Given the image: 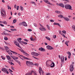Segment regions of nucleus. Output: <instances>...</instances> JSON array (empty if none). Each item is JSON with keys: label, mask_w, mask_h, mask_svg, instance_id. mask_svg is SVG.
<instances>
[{"label": "nucleus", "mask_w": 75, "mask_h": 75, "mask_svg": "<svg viewBox=\"0 0 75 75\" xmlns=\"http://www.w3.org/2000/svg\"><path fill=\"white\" fill-rule=\"evenodd\" d=\"M6 10L5 9L1 8V14L3 17H6Z\"/></svg>", "instance_id": "nucleus-1"}, {"label": "nucleus", "mask_w": 75, "mask_h": 75, "mask_svg": "<svg viewBox=\"0 0 75 75\" xmlns=\"http://www.w3.org/2000/svg\"><path fill=\"white\" fill-rule=\"evenodd\" d=\"M65 8L66 9L72 10V6L69 4H66L65 5Z\"/></svg>", "instance_id": "nucleus-2"}, {"label": "nucleus", "mask_w": 75, "mask_h": 75, "mask_svg": "<svg viewBox=\"0 0 75 75\" xmlns=\"http://www.w3.org/2000/svg\"><path fill=\"white\" fill-rule=\"evenodd\" d=\"M1 70L4 72V73H6L7 74H9L8 71H7V69L6 68H3L1 69Z\"/></svg>", "instance_id": "nucleus-3"}, {"label": "nucleus", "mask_w": 75, "mask_h": 75, "mask_svg": "<svg viewBox=\"0 0 75 75\" xmlns=\"http://www.w3.org/2000/svg\"><path fill=\"white\" fill-rule=\"evenodd\" d=\"M39 73L40 74V75H41V72L42 73V75H44V71H43V70H42V69H41V68L40 67H39Z\"/></svg>", "instance_id": "nucleus-4"}, {"label": "nucleus", "mask_w": 75, "mask_h": 75, "mask_svg": "<svg viewBox=\"0 0 75 75\" xmlns=\"http://www.w3.org/2000/svg\"><path fill=\"white\" fill-rule=\"evenodd\" d=\"M52 62V61L51 60H48L46 62V65L47 67H49L50 66V65H51V63Z\"/></svg>", "instance_id": "nucleus-5"}, {"label": "nucleus", "mask_w": 75, "mask_h": 75, "mask_svg": "<svg viewBox=\"0 0 75 75\" xmlns=\"http://www.w3.org/2000/svg\"><path fill=\"white\" fill-rule=\"evenodd\" d=\"M74 69V65L71 64L70 65V70L71 72H72Z\"/></svg>", "instance_id": "nucleus-6"}, {"label": "nucleus", "mask_w": 75, "mask_h": 75, "mask_svg": "<svg viewBox=\"0 0 75 75\" xmlns=\"http://www.w3.org/2000/svg\"><path fill=\"white\" fill-rule=\"evenodd\" d=\"M14 43L15 44V45H16V46H17V47H19L20 48H21V47L20 46L19 43L17 42V41H14Z\"/></svg>", "instance_id": "nucleus-7"}, {"label": "nucleus", "mask_w": 75, "mask_h": 75, "mask_svg": "<svg viewBox=\"0 0 75 75\" xmlns=\"http://www.w3.org/2000/svg\"><path fill=\"white\" fill-rule=\"evenodd\" d=\"M35 74V75H37L35 72L33 71H31V72H28L26 74V75H31L32 74Z\"/></svg>", "instance_id": "nucleus-8"}, {"label": "nucleus", "mask_w": 75, "mask_h": 75, "mask_svg": "<svg viewBox=\"0 0 75 75\" xmlns=\"http://www.w3.org/2000/svg\"><path fill=\"white\" fill-rule=\"evenodd\" d=\"M46 48L47 49L50 50H53V49H54V48L53 47L49 45L47 46Z\"/></svg>", "instance_id": "nucleus-9"}, {"label": "nucleus", "mask_w": 75, "mask_h": 75, "mask_svg": "<svg viewBox=\"0 0 75 75\" xmlns=\"http://www.w3.org/2000/svg\"><path fill=\"white\" fill-rule=\"evenodd\" d=\"M31 54L32 55H34V56H36V57H37V56L38 55V54L34 52H31Z\"/></svg>", "instance_id": "nucleus-10"}, {"label": "nucleus", "mask_w": 75, "mask_h": 75, "mask_svg": "<svg viewBox=\"0 0 75 75\" xmlns=\"http://www.w3.org/2000/svg\"><path fill=\"white\" fill-rule=\"evenodd\" d=\"M26 64L27 65H28V64H30V65L33 64V62H31L28 61H26Z\"/></svg>", "instance_id": "nucleus-11"}, {"label": "nucleus", "mask_w": 75, "mask_h": 75, "mask_svg": "<svg viewBox=\"0 0 75 75\" xmlns=\"http://www.w3.org/2000/svg\"><path fill=\"white\" fill-rule=\"evenodd\" d=\"M50 66L51 68H53V67H55V64H54V63L52 61V62H51Z\"/></svg>", "instance_id": "nucleus-12"}, {"label": "nucleus", "mask_w": 75, "mask_h": 75, "mask_svg": "<svg viewBox=\"0 0 75 75\" xmlns=\"http://www.w3.org/2000/svg\"><path fill=\"white\" fill-rule=\"evenodd\" d=\"M39 29L40 30H41V31H46V29L45 28H40Z\"/></svg>", "instance_id": "nucleus-13"}, {"label": "nucleus", "mask_w": 75, "mask_h": 75, "mask_svg": "<svg viewBox=\"0 0 75 75\" xmlns=\"http://www.w3.org/2000/svg\"><path fill=\"white\" fill-rule=\"evenodd\" d=\"M6 57L7 59H8V61H11V58H10V56L8 55H6Z\"/></svg>", "instance_id": "nucleus-14"}, {"label": "nucleus", "mask_w": 75, "mask_h": 75, "mask_svg": "<svg viewBox=\"0 0 75 75\" xmlns=\"http://www.w3.org/2000/svg\"><path fill=\"white\" fill-rule=\"evenodd\" d=\"M61 62L62 63L64 61V57L62 56L61 58Z\"/></svg>", "instance_id": "nucleus-15"}, {"label": "nucleus", "mask_w": 75, "mask_h": 75, "mask_svg": "<svg viewBox=\"0 0 75 75\" xmlns=\"http://www.w3.org/2000/svg\"><path fill=\"white\" fill-rule=\"evenodd\" d=\"M44 1L45 2V3H47V4H51V3L48 1L47 0H44Z\"/></svg>", "instance_id": "nucleus-16"}, {"label": "nucleus", "mask_w": 75, "mask_h": 75, "mask_svg": "<svg viewBox=\"0 0 75 75\" xmlns=\"http://www.w3.org/2000/svg\"><path fill=\"white\" fill-rule=\"evenodd\" d=\"M39 50L42 51H45V49L43 48L42 47H41L39 49Z\"/></svg>", "instance_id": "nucleus-17"}, {"label": "nucleus", "mask_w": 75, "mask_h": 75, "mask_svg": "<svg viewBox=\"0 0 75 75\" xmlns=\"http://www.w3.org/2000/svg\"><path fill=\"white\" fill-rule=\"evenodd\" d=\"M63 18L64 19L65 21H69V18L67 17H64Z\"/></svg>", "instance_id": "nucleus-18"}, {"label": "nucleus", "mask_w": 75, "mask_h": 75, "mask_svg": "<svg viewBox=\"0 0 75 75\" xmlns=\"http://www.w3.org/2000/svg\"><path fill=\"white\" fill-rule=\"evenodd\" d=\"M59 6H61V7H62L63 8H64V7H65V6H64V5L62 3L59 4Z\"/></svg>", "instance_id": "nucleus-19"}, {"label": "nucleus", "mask_w": 75, "mask_h": 75, "mask_svg": "<svg viewBox=\"0 0 75 75\" xmlns=\"http://www.w3.org/2000/svg\"><path fill=\"white\" fill-rule=\"evenodd\" d=\"M5 48L6 49V52H9V49L8 48V47H5Z\"/></svg>", "instance_id": "nucleus-20"}, {"label": "nucleus", "mask_w": 75, "mask_h": 75, "mask_svg": "<svg viewBox=\"0 0 75 75\" xmlns=\"http://www.w3.org/2000/svg\"><path fill=\"white\" fill-rule=\"evenodd\" d=\"M23 26H27V23H25V22H23Z\"/></svg>", "instance_id": "nucleus-21"}, {"label": "nucleus", "mask_w": 75, "mask_h": 75, "mask_svg": "<svg viewBox=\"0 0 75 75\" xmlns=\"http://www.w3.org/2000/svg\"><path fill=\"white\" fill-rule=\"evenodd\" d=\"M10 51H11V52H13V54H17L18 55H20V54H17V52H15L12 51L11 50H10Z\"/></svg>", "instance_id": "nucleus-22"}, {"label": "nucleus", "mask_w": 75, "mask_h": 75, "mask_svg": "<svg viewBox=\"0 0 75 75\" xmlns=\"http://www.w3.org/2000/svg\"><path fill=\"white\" fill-rule=\"evenodd\" d=\"M12 58L13 59H18V57H16V56H12Z\"/></svg>", "instance_id": "nucleus-23"}, {"label": "nucleus", "mask_w": 75, "mask_h": 75, "mask_svg": "<svg viewBox=\"0 0 75 75\" xmlns=\"http://www.w3.org/2000/svg\"><path fill=\"white\" fill-rule=\"evenodd\" d=\"M69 42V41H67L66 42H65V44L67 46H68V43Z\"/></svg>", "instance_id": "nucleus-24"}, {"label": "nucleus", "mask_w": 75, "mask_h": 75, "mask_svg": "<svg viewBox=\"0 0 75 75\" xmlns=\"http://www.w3.org/2000/svg\"><path fill=\"white\" fill-rule=\"evenodd\" d=\"M58 16L59 17H60V18H64V16H62L61 15H58Z\"/></svg>", "instance_id": "nucleus-25"}, {"label": "nucleus", "mask_w": 75, "mask_h": 75, "mask_svg": "<svg viewBox=\"0 0 75 75\" xmlns=\"http://www.w3.org/2000/svg\"><path fill=\"white\" fill-rule=\"evenodd\" d=\"M45 38L47 39V40H49V41H50V40H51V39L50 38H49V37H45Z\"/></svg>", "instance_id": "nucleus-26"}, {"label": "nucleus", "mask_w": 75, "mask_h": 75, "mask_svg": "<svg viewBox=\"0 0 75 75\" xmlns=\"http://www.w3.org/2000/svg\"><path fill=\"white\" fill-rule=\"evenodd\" d=\"M17 22V20L16 19H14L13 21V23L12 24H14V23H16V22Z\"/></svg>", "instance_id": "nucleus-27"}, {"label": "nucleus", "mask_w": 75, "mask_h": 75, "mask_svg": "<svg viewBox=\"0 0 75 75\" xmlns=\"http://www.w3.org/2000/svg\"><path fill=\"white\" fill-rule=\"evenodd\" d=\"M55 12L57 13V14H61V12L59 11H55Z\"/></svg>", "instance_id": "nucleus-28"}, {"label": "nucleus", "mask_w": 75, "mask_h": 75, "mask_svg": "<svg viewBox=\"0 0 75 75\" xmlns=\"http://www.w3.org/2000/svg\"><path fill=\"white\" fill-rule=\"evenodd\" d=\"M22 40V39L21 38H18L17 39V40L18 42L20 41H21V40Z\"/></svg>", "instance_id": "nucleus-29"}, {"label": "nucleus", "mask_w": 75, "mask_h": 75, "mask_svg": "<svg viewBox=\"0 0 75 75\" xmlns=\"http://www.w3.org/2000/svg\"><path fill=\"white\" fill-rule=\"evenodd\" d=\"M18 42H19L20 43V44H21V45H23V42L22 41H19Z\"/></svg>", "instance_id": "nucleus-30"}, {"label": "nucleus", "mask_w": 75, "mask_h": 75, "mask_svg": "<svg viewBox=\"0 0 75 75\" xmlns=\"http://www.w3.org/2000/svg\"><path fill=\"white\" fill-rule=\"evenodd\" d=\"M30 39L31 41H34V40L33 38V37H31V38H30Z\"/></svg>", "instance_id": "nucleus-31"}, {"label": "nucleus", "mask_w": 75, "mask_h": 75, "mask_svg": "<svg viewBox=\"0 0 75 75\" xmlns=\"http://www.w3.org/2000/svg\"><path fill=\"white\" fill-rule=\"evenodd\" d=\"M20 7L21 8V11H23L24 10V8H23V6H20Z\"/></svg>", "instance_id": "nucleus-32"}, {"label": "nucleus", "mask_w": 75, "mask_h": 75, "mask_svg": "<svg viewBox=\"0 0 75 75\" xmlns=\"http://www.w3.org/2000/svg\"><path fill=\"white\" fill-rule=\"evenodd\" d=\"M67 53L68 54V55H71V53L70 52H67Z\"/></svg>", "instance_id": "nucleus-33"}, {"label": "nucleus", "mask_w": 75, "mask_h": 75, "mask_svg": "<svg viewBox=\"0 0 75 75\" xmlns=\"http://www.w3.org/2000/svg\"><path fill=\"white\" fill-rule=\"evenodd\" d=\"M2 23H4V24H6V25H7V22L6 21H4L2 22Z\"/></svg>", "instance_id": "nucleus-34"}, {"label": "nucleus", "mask_w": 75, "mask_h": 75, "mask_svg": "<svg viewBox=\"0 0 75 75\" xmlns=\"http://www.w3.org/2000/svg\"><path fill=\"white\" fill-rule=\"evenodd\" d=\"M15 61L16 62H18V64H19V65H21V63H20V61H18L17 60H16Z\"/></svg>", "instance_id": "nucleus-35"}, {"label": "nucleus", "mask_w": 75, "mask_h": 75, "mask_svg": "<svg viewBox=\"0 0 75 75\" xmlns=\"http://www.w3.org/2000/svg\"><path fill=\"white\" fill-rule=\"evenodd\" d=\"M1 58L4 60H5V59H6V58H5V57H4V56H1Z\"/></svg>", "instance_id": "nucleus-36"}, {"label": "nucleus", "mask_w": 75, "mask_h": 75, "mask_svg": "<svg viewBox=\"0 0 75 75\" xmlns=\"http://www.w3.org/2000/svg\"><path fill=\"white\" fill-rule=\"evenodd\" d=\"M31 4H34L35 5H36V4H35V3L34 1H31L30 2Z\"/></svg>", "instance_id": "nucleus-37"}, {"label": "nucleus", "mask_w": 75, "mask_h": 75, "mask_svg": "<svg viewBox=\"0 0 75 75\" xmlns=\"http://www.w3.org/2000/svg\"><path fill=\"white\" fill-rule=\"evenodd\" d=\"M47 27L49 30H50V28L48 25H47Z\"/></svg>", "instance_id": "nucleus-38"}, {"label": "nucleus", "mask_w": 75, "mask_h": 75, "mask_svg": "<svg viewBox=\"0 0 75 75\" xmlns=\"http://www.w3.org/2000/svg\"><path fill=\"white\" fill-rule=\"evenodd\" d=\"M8 38L7 37H4V40H8Z\"/></svg>", "instance_id": "nucleus-39"}, {"label": "nucleus", "mask_w": 75, "mask_h": 75, "mask_svg": "<svg viewBox=\"0 0 75 75\" xmlns=\"http://www.w3.org/2000/svg\"><path fill=\"white\" fill-rule=\"evenodd\" d=\"M23 53H24V54H26V55H29L28 54H27L26 52H25L24 51H23Z\"/></svg>", "instance_id": "nucleus-40"}, {"label": "nucleus", "mask_w": 75, "mask_h": 75, "mask_svg": "<svg viewBox=\"0 0 75 75\" xmlns=\"http://www.w3.org/2000/svg\"><path fill=\"white\" fill-rule=\"evenodd\" d=\"M53 38H57V36H56V35H53Z\"/></svg>", "instance_id": "nucleus-41"}, {"label": "nucleus", "mask_w": 75, "mask_h": 75, "mask_svg": "<svg viewBox=\"0 0 75 75\" xmlns=\"http://www.w3.org/2000/svg\"><path fill=\"white\" fill-rule=\"evenodd\" d=\"M61 35H62L63 36V37H64V38H67V37H65V35L64 34L62 33Z\"/></svg>", "instance_id": "nucleus-42"}, {"label": "nucleus", "mask_w": 75, "mask_h": 75, "mask_svg": "<svg viewBox=\"0 0 75 75\" xmlns=\"http://www.w3.org/2000/svg\"><path fill=\"white\" fill-rule=\"evenodd\" d=\"M11 31H16V29H11Z\"/></svg>", "instance_id": "nucleus-43"}, {"label": "nucleus", "mask_w": 75, "mask_h": 75, "mask_svg": "<svg viewBox=\"0 0 75 75\" xmlns=\"http://www.w3.org/2000/svg\"><path fill=\"white\" fill-rule=\"evenodd\" d=\"M21 49H19V50H20V51H21V52H22L23 53V51H24L23 50V49H22L21 47Z\"/></svg>", "instance_id": "nucleus-44"}, {"label": "nucleus", "mask_w": 75, "mask_h": 75, "mask_svg": "<svg viewBox=\"0 0 75 75\" xmlns=\"http://www.w3.org/2000/svg\"><path fill=\"white\" fill-rule=\"evenodd\" d=\"M62 33H64V34H66V31L65 30H63L62 31Z\"/></svg>", "instance_id": "nucleus-45"}, {"label": "nucleus", "mask_w": 75, "mask_h": 75, "mask_svg": "<svg viewBox=\"0 0 75 75\" xmlns=\"http://www.w3.org/2000/svg\"><path fill=\"white\" fill-rule=\"evenodd\" d=\"M11 65H14V64L12 62H11V63H9Z\"/></svg>", "instance_id": "nucleus-46"}, {"label": "nucleus", "mask_w": 75, "mask_h": 75, "mask_svg": "<svg viewBox=\"0 0 75 75\" xmlns=\"http://www.w3.org/2000/svg\"><path fill=\"white\" fill-rule=\"evenodd\" d=\"M4 35H9L8 33H4Z\"/></svg>", "instance_id": "nucleus-47"}, {"label": "nucleus", "mask_w": 75, "mask_h": 75, "mask_svg": "<svg viewBox=\"0 0 75 75\" xmlns=\"http://www.w3.org/2000/svg\"><path fill=\"white\" fill-rule=\"evenodd\" d=\"M23 44H25V45H26L27 44V43L25 42H23Z\"/></svg>", "instance_id": "nucleus-48"}, {"label": "nucleus", "mask_w": 75, "mask_h": 75, "mask_svg": "<svg viewBox=\"0 0 75 75\" xmlns=\"http://www.w3.org/2000/svg\"><path fill=\"white\" fill-rule=\"evenodd\" d=\"M16 10H19V6H17L16 7Z\"/></svg>", "instance_id": "nucleus-49"}, {"label": "nucleus", "mask_w": 75, "mask_h": 75, "mask_svg": "<svg viewBox=\"0 0 75 75\" xmlns=\"http://www.w3.org/2000/svg\"><path fill=\"white\" fill-rule=\"evenodd\" d=\"M28 31H32V30L30 29H28Z\"/></svg>", "instance_id": "nucleus-50"}, {"label": "nucleus", "mask_w": 75, "mask_h": 75, "mask_svg": "<svg viewBox=\"0 0 75 75\" xmlns=\"http://www.w3.org/2000/svg\"><path fill=\"white\" fill-rule=\"evenodd\" d=\"M8 10H9V9H10V10H11V7H10V6H8Z\"/></svg>", "instance_id": "nucleus-51"}, {"label": "nucleus", "mask_w": 75, "mask_h": 75, "mask_svg": "<svg viewBox=\"0 0 75 75\" xmlns=\"http://www.w3.org/2000/svg\"><path fill=\"white\" fill-rule=\"evenodd\" d=\"M58 23H53V25H57V24Z\"/></svg>", "instance_id": "nucleus-52"}, {"label": "nucleus", "mask_w": 75, "mask_h": 75, "mask_svg": "<svg viewBox=\"0 0 75 75\" xmlns=\"http://www.w3.org/2000/svg\"><path fill=\"white\" fill-rule=\"evenodd\" d=\"M34 26H35V27H37V24H35V23H34Z\"/></svg>", "instance_id": "nucleus-53"}, {"label": "nucleus", "mask_w": 75, "mask_h": 75, "mask_svg": "<svg viewBox=\"0 0 75 75\" xmlns=\"http://www.w3.org/2000/svg\"><path fill=\"white\" fill-rule=\"evenodd\" d=\"M24 40L25 42H28V40H27L26 39H24Z\"/></svg>", "instance_id": "nucleus-54"}, {"label": "nucleus", "mask_w": 75, "mask_h": 75, "mask_svg": "<svg viewBox=\"0 0 75 75\" xmlns=\"http://www.w3.org/2000/svg\"><path fill=\"white\" fill-rule=\"evenodd\" d=\"M8 53L9 54H10V55H12V53L10 52H8Z\"/></svg>", "instance_id": "nucleus-55"}, {"label": "nucleus", "mask_w": 75, "mask_h": 75, "mask_svg": "<svg viewBox=\"0 0 75 75\" xmlns=\"http://www.w3.org/2000/svg\"><path fill=\"white\" fill-rule=\"evenodd\" d=\"M71 55H68V58H69V59H70V58H71Z\"/></svg>", "instance_id": "nucleus-56"}, {"label": "nucleus", "mask_w": 75, "mask_h": 75, "mask_svg": "<svg viewBox=\"0 0 75 75\" xmlns=\"http://www.w3.org/2000/svg\"><path fill=\"white\" fill-rule=\"evenodd\" d=\"M25 59H27V60H28L29 59V58L27 57H25Z\"/></svg>", "instance_id": "nucleus-57"}, {"label": "nucleus", "mask_w": 75, "mask_h": 75, "mask_svg": "<svg viewBox=\"0 0 75 75\" xmlns=\"http://www.w3.org/2000/svg\"><path fill=\"white\" fill-rule=\"evenodd\" d=\"M57 25L58 26H59L60 27H61V25H60V24H59V23H57Z\"/></svg>", "instance_id": "nucleus-58"}, {"label": "nucleus", "mask_w": 75, "mask_h": 75, "mask_svg": "<svg viewBox=\"0 0 75 75\" xmlns=\"http://www.w3.org/2000/svg\"><path fill=\"white\" fill-rule=\"evenodd\" d=\"M57 25L58 26H59L60 27H61V25H60V24H59V23H57Z\"/></svg>", "instance_id": "nucleus-59"}, {"label": "nucleus", "mask_w": 75, "mask_h": 75, "mask_svg": "<svg viewBox=\"0 0 75 75\" xmlns=\"http://www.w3.org/2000/svg\"><path fill=\"white\" fill-rule=\"evenodd\" d=\"M32 57H33V58H35V59H38V58L34 57V56H33Z\"/></svg>", "instance_id": "nucleus-60"}, {"label": "nucleus", "mask_w": 75, "mask_h": 75, "mask_svg": "<svg viewBox=\"0 0 75 75\" xmlns=\"http://www.w3.org/2000/svg\"><path fill=\"white\" fill-rule=\"evenodd\" d=\"M0 25L1 27H4V25H3L2 24H0Z\"/></svg>", "instance_id": "nucleus-61"}, {"label": "nucleus", "mask_w": 75, "mask_h": 75, "mask_svg": "<svg viewBox=\"0 0 75 75\" xmlns=\"http://www.w3.org/2000/svg\"><path fill=\"white\" fill-rule=\"evenodd\" d=\"M22 24H23V22L21 23H20L19 24V25H22Z\"/></svg>", "instance_id": "nucleus-62"}, {"label": "nucleus", "mask_w": 75, "mask_h": 75, "mask_svg": "<svg viewBox=\"0 0 75 75\" xmlns=\"http://www.w3.org/2000/svg\"><path fill=\"white\" fill-rule=\"evenodd\" d=\"M50 22H54V21L52 20H50Z\"/></svg>", "instance_id": "nucleus-63"}, {"label": "nucleus", "mask_w": 75, "mask_h": 75, "mask_svg": "<svg viewBox=\"0 0 75 75\" xmlns=\"http://www.w3.org/2000/svg\"><path fill=\"white\" fill-rule=\"evenodd\" d=\"M46 75H50V73H47Z\"/></svg>", "instance_id": "nucleus-64"}]
</instances>
